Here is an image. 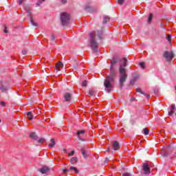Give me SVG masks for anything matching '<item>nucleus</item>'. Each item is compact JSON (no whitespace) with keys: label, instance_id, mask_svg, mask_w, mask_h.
I'll return each instance as SVG.
<instances>
[{"label":"nucleus","instance_id":"obj_1","mask_svg":"<svg viewBox=\"0 0 176 176\" xmlns=\"http://www.w3.org/2000/svg\"><path fill=\"white\" fill-rule=\"evenodd\" d=\"M118 61H122V64H120L119 72H120V78H119V89H122L123 86H124V82H126L127 79V71L126 70V67H127V59L126 58H122V60H119L118 58H113L111 60V65L110 67L111 69H115L113 66L115 64H117Z\"/></svg>","mask_w":176,"mask_h":176},{"label":"nucleus","instance_id":"obj_2","mask_svg":"<svg viewBox=\"0 0 176 176\" xmlns=\"http://www.w3.org/2000/svg\"><path fill=\"white\" fill-rule=\"evenodd\" d=\"M115 78H116V72L115 69L111 68L110 74L106 77L104 82V89L107 93H111L112 89H113Z\"/></svg>","mask_w":176,"mask_h":176},{"label":"nucleus","instance_id":"obj_3","mask_svg":"<svg viewBox=\"0 0 176 176\" xmlns=\"http://www.w3.org/2000/svg\"><path fill=\"white\" fill-rule=\"evenodd\" d=\"M89 36V43L91 48L93 50V52L97 53V52H98V43H97V41H96V32H91Z\"/></svg>","mask_w":176,"mask_h":176},{"label":"nucleus","instance_id":"obj_4","mask_svg":"<svg viewBox=\"0 0 176 176\" xmlns=\"http://www.w3.org/2000/svg\"><path fill=\"white\" fill-rule=\"evenodd\" d=\"M71 20V15L67 12H62L60 14V23L62 25L65 26L69 24Z\"/></svg>","mask_w":176,"mask_h":176},{"label":"nucleus","instance_id":"obj_5","mask_svg":"<svg viewBox=\"0 0 176 176\" xmlns=\"http://www.w3.org/2000/svg\"><path fill=\"white\" fill-rule=\"evenodd\" d=\"M172 152L173 148H171V145H170L166 148H162L161 155L162 156H168Z\"/></svg>","mask_w":176,"mask_h":176},{"label":"nucleus","instance_id":"obj_6","mask_svg":"<svg viewBox=\"0 0 176 176\" xmlns=\"http://www.w3.org/2000/svg\"><path fill=\"white\" fill-rule=\"evenodd\" d=\"M163 57H164L167 61H171V60L174 58V53L171 51H165Z\"/></svg>","mask_w":176,"mask_h":176},{"label":"nucleus","instance_id":"obj_7","mask_svg":"<svg viewBox=\"0 0 176 176\" xmlns=\"http://www.w3.org/2000/svg\"><path fill=\"white\" fill-rule=\"evenodd\" d=\"M80 152L84 157V159H87L89 155H90V151L86 149V147H82L80 149Z\"/></svg>","mask_w":176,"mask_h":176},{"label":"nucleus","instance_id":"obj_8","mask_svg":"<svg viewBox=\"0 0 176 176\" xmlns=\"http://www.w3.org/2000/svg\"><path fill=\"white\" fill-rule=\"evenodd\" d=\"M63 98H64L65 101H66L67 102H69V101H71V100L72 98V94L66 92L63 96Z\"/></svg>","mask_w":176,"mask_h":176},{"label":"nucleus","instance_id":"obj_9","mask_svg":"<svg viewBox=\"0 0 176 176\" xmlns=\"http://www.w3.org/2000/svg\"><path fill=\"white\" fill-rule=\"evenodd\" d=\"M38 171L41 173V174H47V173L50 171V168L47 166H43L38 168Z\"/></svg>","mask_w":176,"mask_h":176},{"label":"nucleus","instance_id":"obj_10","mask_svg":"<svg viewBox=\"0 0 176 176\" xmlns=\"http://www.w3.org/2000/svg\"><path fill=\"white\" fill-rule=\"evenodd\" d=\"M142 168L144 174H151V168L148 164H144Z\"/></svg>","mask_w":176,"mask_h":176},{"label":"nucleus","instance_id":"obj_11","mask_svg":"<svg viewBox=\"0 0 176 176\" xmlns=\"http://www.w3.org/2000/svg\"><path fill=\"white\" fill-rule=\"evenodd\" d=\"M26 12L28 13V16L30 17V23L32 24L34 27H38V23H35L34 20L32 19V16H31V10H26Z\"/></svg>","mask_w":176,"mask_h":176},{"label":"nucleus","instance_id":"obj_12","mask_svg":"<svg viewBox=\"0 0 176 176\" xmlns=\"http://www.w3.org/2000/svg\"><path fill=\"white\" fill-rule=\"evenodd\" d=\"M112 146L114 151H118L119 150V148H120V145H119V142H118V141H115L114 142H113Z\"/></svg>","mask_w":176,"mask_h":176},{"label":"nucleus","instance_id":"obj_13","mask_svg":"<svg viewBox=\"0 0 176 176\" xmlns=\"http://www.w3.org/2000/svg\"><path fill=\"white\" fill-rule=\"evenodd\" d=\"M0 90L2 91V93H6V91L9 90V87L3 84H1L0 86Z\"/></svg>","mask_w":176,"mask_h":176},{"label":"nucleus","instance_id":"obj_14","mask_svg":"<svg viewBox=\"0 0 176 176\" xmlns=\"http://www.w3.org/2000/svg\"><path fill=\"white\" fill-rule=\"evenodd\" d=\"M63 67H64V65L63 64V63L59 62L56 65L55 68L56 71H61V69H63Z\"/></svg>","mask_w":176,"mask_h":176},{"label":"nucleus","instance_id":"obj_15","mask_svg":"<svg viewBox=\"0 0 176 176\" xmlns=\"http://www.w3.org/2000/svg\"><path fill=\"white\" fill-rule=\"evenodd\" d=\"M175 110V104H172L170 106V111L168 112V116H171L173 113H174V111Z\"/></svg>","mask_w":176,"mask_h":176},{"label":"nucleus","instance_id":"obj_16","mask_svg":"<svg viewBox=\"0 0 176 176\" xmlns=\"http://www.w3.org/2000/svg\"><path fill=\"white\" fill-rule=\"evenodd\" d=\"M27 116L29 120H32V119H34V115H32V111H28L27 113Z\"/></svg>","mask_w":176,"mask_h":176},{"label":"nucleus","instance_id":"obj_17","mask_svg":"<svg viewBox=\"0 0 176 176\" xmlns=\"http://www.w3.org/2000/svg\"><path fill=\"white\" fill-rule=\"evenodd\" d=\"M77 162H78V157H73L71 158L70 163L72 164H75V163H77Z\"/></svg>","mask_w":176,"mask_h":176},{"label":"nucleus","instance_id":"obj_18","mask_svg":"<svg viewBox=\"0 0 176 176\" xmlns=\"http://www.w3.org/2000/svg\"><path fill=\"white\" fill-rule=\"evenodd\" d=\"M50 142H51V144H49L48 146H50V148H54V146L56 145V142L54 141V139H51Z\"/></svg>","mask_w":176,"mask_h":176},{"label":"nucleus","instance_id":"obj_19","mask_svg":"<svg viewBox=\"0 0 176 176\" xmlns=\"http://www.w3.org/2000/svg\"><path fill=\"white\" fill-rule=\"evenodd\" d=\"M109 20H111V18H109V16H104L103 17V23L104 24H107V23H108V21H109Z\"/></svg>","mask_w":176,"mask_h":176},{"label":"nucleus","instance_id":"obj_20","mask_svg":"<svg viewBox=\"0 0 176 176\" xmlns=\"http://www.w3.org/2000/svg\"><path fill=\"white\" fill-rule=\"evenodd\" d=\"M30 138H32L33 140H38V136L36 135V133H32L30 134Z\"/></svg>","mask_w":176,"mask_h":176},{"label":"nucleus","instance_id":"obj_21","mask_svg":"<svg viewBox=\"0 0 176 176\" xmlns=\"http://www.w3.org/2000/svg\"><path fill=\"white\" fill-rule=\"evenodd\" d=\"M89 96H96V94H97V91H96L94 90H89Z\"/></svg>","mask_w":176,"mask_h":176},{"label":"nucleus","instance_id":"obj_22","mask_svg":"<svg viewBox=\"0 0 176 176\" xmlns=\"http://www.w3.org/2000/svg\"><path fill=\"white\" fill-rule=\"evenodd\" d=\"M80 134H85V130H81V131H77V137L78 138H80Z\"/></svg>","mask_w":176,"mask_h":176},{"label":"nucleus","instance_id":"obj_23","mask_svg":"<svg viewBox=\"0 0 176 176\" xmlns=\"http://www.w3.org/2000/svg\"><path fill=\"white\" fill-rule=\"evenodd\" d=\"M69 170H74V173H76V174H79V170H78V168H76V167L71 166L69 168Z\"/></svg>","mask_w":176,"mask_h":176},{"label":"nucleus","instance_id":"obj_24","mask_svg":"<svg viewBox=\"0 0 176 176\" xmlns=\"http://www.w3.org/2000/svg\"><path fill=\"white\" fill-rule=\"evenodd\" d=\"M143 134H144V135H148V134H149V130L146 128H144L143 129Z\"/></svg>","mask_w":176,"mask_h":176},{"label":"nucleus","instance_id":"obj_25","mask_svg":"<svg viewBox=\"0 0 176 176\" xmlns=\"http://www.w3.org/2000/svg\"><path fill=\"white\" fill-rule=\"evenodd\" d=\"M153 19V14H150L148 18V23H151Z\"/></svg>","mask_w":176,"mask_h":176},{"label":"nucleus","instance_id":"obj_26","mask_svg":"<svg viewBox=\"0 0 176 176\" xmlns=\"http://www.w3.org/2000/svg\"><path fill=\"white\" fill-rule=\"evenodd\" d=\"M85 10L87 12H91V7H90L89 6H85Z\"/></svg>","mask_w":176,"mask_h":176},{"label":"nucleus","instance_id":"obj_27","mask_svg":"<svg viewBox=\"0 0 176 176\" xmlns=\"http://www.w3.org/2000/svg\"><path fill=\"white\" fill-rule=\"evenodd\" d=\"M136 91L138 93H141V94H143V96H146V94H144V92H142V90H141L140 88H137L136 89Z\"/></svg>","mask_w":176,"mask_h":176},{"label":"nucleus","instance_id":"obj_28","mask_svg":"<svg viewBox=\"0 0 176 176\" xmlns=\"http://www.w3.org/2000/svg\"><path fill=\"white\" fill-rule=\"evenodd\" d=\"M98 36L99 37V39H102V31L98 32Z\"/></svg>","mask_w":176,"mask_h":176},{"label":"nucleus","instance_id":"obj_29","mask_svg":"<svg viewBox=\"0 0 176 176\" xmlns=\"http://www.w3.org/2000/svg\"><path fill=\"white\" fill-rule=\"evenodd\" d=\"M54 41H56V35H54V34H52L51 41L53 43Z\"/></svg>","mask_w":176,"mask_h":176},{"label":"nucleus","instance_id":"obj_30","mask_svg":"<svg viewBox=\"0 0 176 176\" xmlns=\"http://www.w3.org/2000/svg\"><path fill=\"white\" fill-rule=\"evenodd\" d=\"M37 142H38V144H43L45 142V138H41L38 140Z\"/></svg>","mask_w":176,"mask_h":176},{"label":"nucleus","instance_id":"obj_31","mask_svg":"<svg viewBox=\"0 0 176 176\" xmlns=\"http://www.w3.org/2000/svg\"><path fill=\"white\" fill-rule=\"evenodd\" d=\"M136 81H137V78H133L132 80H131L130 83L131 85H134V83H135Z\"/></svg>","mask_w":176,"mask_h":176},{"label":"nucleus","instance_id":"obj_32","mask_svg":"<svg viewBox=\"0 0 176 176\" xmlns=\"http://www.w3.org/2000/svg\"><path fill=\"white\" fill-rule=\"evenodd\" d=\"M140 65L141 68H142L143 69H145V63L144 62L140 63Z\"/></svg>","mask_w":176,"mask_h":176},{"label":"nucleus","instance_id":"obj_33","mask_svg":"<svg viewBox=\"0 0 176 176\" xmlns=\"http://www.w3.org/2000/svg\"><path fill=\"white\" fill-rule=\"evenodd\" d=\"M46 0H38V2L36 3L37 6H39L41 4L43 3Z\"/></svg>","mask_w":176,"mask_h":176},{"label":"nucleus","instance_id":"obj_34","mask_svg":"<svg viewBox=\"0 0 176 176\" xmlns=\"http://www.w3.org/2000/svg\"><path fill=\"white\" fill-rule=\"evenodd\" d=\"M82 86L86 87V86H87V80H84L82 83Z\"/></svg>","mask_w":176,"mask_h":176},{"label":"nucleus","instance_id":"obj_35","mask_svg":"<svg viewBox=\"0 0 176 176\" xmlns=\"http://www.w3.org/2000/svg\"><path fill=\"white\" fill-rule=\"evenodd\" d=\"M122 176H131V174L130 173H124Z\"/></svg>","mask_w":176,"mask_h":176},{"label":"nucleus","instance_id":"obj_36","mask_svg":"<svg viewBox=\"0 0 176 176\" xmlns=\"http://www.w3.org/2000/svg\"><path fill=\"white\" fill-rule=\"evenodd\" d=\"M123 2H124V0H118V5H123Z\"/></svg>","mask_w":176,"mask_h":176},{"label":"nucleus","instance_id":"obj_37","mask_svg":"<svg viewBox=\"0 0 176 176\" xmlns=\"http://www.w3.org/2000/svg\"><path fill=\"white\" fill-rule=\"evenodd\" d=\"M74 155H75L74 151H72V152L69 153V156H74Z\"/></svg>","mask_w":176,"mask_h":176},{"label":"nucleus","instance_id":"obj_38","mask_svg":"<svg viewBox=\"0 0 176 176\" xmlns=\"http://www.w3.org/2000/svg\"><path fill=\"white\" fill-rule=\"evenodd\" d=\"M167 40L168 41V42H171V35L170 34L168 35Z\"/></svg>","mask_w":176,"mask_h":176},{"label":"nucleus","instance_id":"obj_39","mask_svg":"<svg viewBox=\"0 0 176 176\" xmlns=\"http://www.w3.org/2000/svg\"><path fill=\"white\" fill-rule=\"evenodd\" d=\"M4 28H5V29H4L5 34H8V27H6V25H5Z\"/></svg>","mask_w":176,"mask_h":176},{"label":"nucleus","instance_id":"obj_40","mask_svg":"<svg viewBox=\"0 0 176 176\" xmlns=\"http://www.w3.org/2000/svg\"><path fill=\"white\" fill-rule=\"evenodd\" d=\"M25 0H19V5H23V2Z\"/></svg>","mask_w":176,"mask_h":176},{"label":"nucleus","instance_id":"obj_41","mask_svg":"<svg viewBox=\"0 0 176 176\" xmlns=\"http://www.w3.org/2000/svg\"><path fill=\"white\" fill-rule=\"evenodd\" d=\"M22 54L25 56V54H27V50H22Z\"/></svg>","mask_w":176,"mask_h":176},{"label":"nucleus","instance_id":"obj_42","mask_svg":"<svg viewBox=\"0 0 176 176\" xmlns=\"http://www.w3.org/2000/svg\"><path fill=\"white\" fill-rule=\"evenodd\" d=\"M0 104L1 107H5L6 105L5 102H1Z\"/></svg>","mask_w":176,"mask_h":176},{"label":"nucleus","instance_id":"obj_43","mask_svg":"<svg viewBox=\"0 0 176 176\" xmlns=\"http://www.w3.org/2000/svg\"><path fill=\"white\" fill-rule=\"evenodd\" d=\"M109 162V159L108 157L105 158L104 163H108Z\"/></svg>","mask_w":176,"mask_h":176},{"label":"nucleus","instance_id":"obj_44","mask_svg":"<svg viewBox=\"0 0 176 176\" xmlns=\"http://www.w3.org/2000/svg\"><path fill=\"white\" fill-rule=\"evenodd\" d=\"M144 96H146V98H147V100H149V98H151V95H144Z\"/></svg>","mask_w":176,"mask_h":176},{"label":"nucleus","instance_id":"obj_45","mask_svg":"<svg viewBox=\"0 0 176 176\" xmlns=\"http://www.w3.org/2000/svg\"><path fill=\"white\" fill-rule=\"evenodd\" d=\"M63 173H68V169H67V168L64 169Z\"/></svg>","mask_w":176,"mask_h":176},{"label":"nucleus","instance_id":"obj_46","mask_svg":"<svg viewBox=\"0 0 176 176\" xmlns=\"http://www.w3.org/2000/svg\"><path fill=\"white\" fill-rule=\"evenodd\" d=\"M63 3H67V0H62Z\"/></svg>","mask_w":176,"mask_h":176},{"label":"nucleus","instance_id":"obj_47","mask_svg":"<svg viewBox=\"0 0 176 176\" xmlns=\"http://www.w3.org/2000/svg\"><path fill=\"white\" fill-rule=\"evenodd\" d=\"M131 101H135V98H132Z\"/></svg>","mask_w":176,"mask_h":176},{"label":"nucleus","instance_id":"obj_48","mask_svg":"<svg viewBox=\"0 0 176 176\" xmlns=\"http://www.w3.org/2000/svg\"><path fill=\"white\" fill-rule=\"evenodd\" d=\"M63 152H65V153H67V149L64 148Z\"/></svg>","mask_w":176,"mask_h":176},{"label":"nucleus","instance_id":"obj_49","mask_svg":"<svg viewBox=\"0 0 176 176\" xmlns=\"http://www.w3.org/2000/svg\"><path fill=\"white\" fill-rule=\"evenodd\" d=\"M74 68H76V66H74Z\"/></svg>","mask_w":176,"mask_h":176},{"label":"nucleus","instance_id":"obj_50","mask_svg":"<svg viewBox=\"0 0 176 176\" xmlns=\"http://www.w3.org/2000/svg\"><path fill=\"white\" fill-rule=\"evenodd\" d=\"M1 167H0V171H1Z\"/></svg>","mask_w":176,"mask_h":176},{"label":"nucleus","instance_id":"obj_51","mask_svg":"<svg viewBox=\"0 0 176 176\" xmlns=\"http://www.w3.org/2000/svg\"><path fill=\"white\" fill-rule=\"evenodd\" d=\"M0 123H1V120H0Z\"/></svg>","mask_w":176,"mask_h":176}]
</instances>
